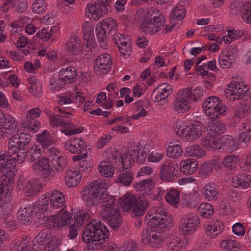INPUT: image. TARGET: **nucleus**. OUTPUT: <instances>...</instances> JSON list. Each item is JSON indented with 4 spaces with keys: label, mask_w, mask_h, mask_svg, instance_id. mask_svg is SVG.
I'll use <instances>...</instances> for the list:
<instances>
[{
    "label": "nucleus",
    "mask_w": 251,
    "mask_h": 251,
    "mask_svg": "<svg viewBox=\"0 0 251 251\" xmlns=\"http://www.w3.org/2000/svg\"><path fill=\"white\" fill-rule=\"evenodd\" d=\"M81 194L82 199L88 207H96L103 202L101 215L108 222L111 228L118 230L122 218L118 208H115L113 206L114 197L106 192L105 184L100 180L91 182L83 188Z\"/></svg>",
    "instance_id": "obj_1"
},
{
    "label": "nucleus",
    "mask_w": 251,
    "mask_h": 251,
    "mask_svg": "<svg viewBox=\"0 0 251 251\" xmlns=\"http://www.w3.org/2000/svg\"><path fill=\"white\" fill-rule=\"evenodd\" d=\"M12 156L6 151H0V199L6 201L12 190L13 178L15 175V167L11 164Z\"/></svg>",
    "instance_id": "obj_2"
},
{
    "label": "nucleus",
    "mask_w": 251,
    "mask_h": 251,
    "mask_svg": "<svg viewBox=\"0 0 251 251\" xmlns=\"http://www.w3.org/2000/svg\"><path fill=\"white\" fill-rule=\"evenodd\" d=\"M109 236L107 228L101 222L92 221L87 224L83 231L82 240L93 249H100Z\"/></svg>",
    "instance_id": "obj_3"
},
{
    "label": "nucleus",
    "mask_w": 251,
    "mask_h": 251,
    "mask_svg": "<svg viewBox=\"0 0 251 251\" xmlns=\"http://www.w3.org/2000/svg\"><path fill=\"white\" fill-rule=\"evenodd\" d=\"M9 139L8 149L6 152L14 160L18 163H22L25 159V153L26 146L31 141V136L26 133H16Z\"/></svg>",
    "instance_id": "obj_4"
},
{
    "label": "nucleus",
    "mask_w": 251,
    "mask_h": 251,
    "mask_svg": "<svg viewBox=\"0 0 251 251\" xmlns=\"http://www.w3.org/2000/svg\"><path fill=\"white\" fill-rule=\"evenodd\" d=\"M145 222L148 226L152 228L158 226L163 228L172 226L171 217L162 208H153L149 210L145 217Z\"/></svg>",
    "instance_id": "obj_5"
},
{
    "label": "nucleus",
    "mask_w": 251,
    "mask_h": 251,
    "mask_svg": "<svg viewBox=\"0 0 251 251\" xmlns=\"http://www.w3.org/2000/svg\"><path fill=\"white\" fill-rule=\"evenodd\" d=\"M205 108V113L211 119H216L219 116L224 115L226 111V107L221 102L218 97L209 96L202 105Z\"/></svg>",
    "instance_id": "obj_6"
},
{
    "label": "nucleus",
    "mask_w": 251,
    "mask_h": 251,
    "mask_svg": "<svg viewBox=\"0 0 251 251\" xmlns=\"http://www.w3.org/2000/svg\"><path fill=\"white\" fill-rule=\"evenodd\" d=\"M19 131V127L15 124V120L10 115L4 114L0 118V136L5 134L8 138H10Z\"/></svg>",
    "instance_id": "obj_7"
},
{
    "label": "nucleus",
    "mask_w": 251,
    "mask_h": 251,
    "mask_svg": "<svg viewBox=\"0 0 251 251\" xmlns=\"http://www.w3.org/2000/svg\"><path fill=\"white\" fill-rule=\"evenodd\" d=\"M200 226L198 216L194 214H189L182 217L179 227L185 234H191Z\"/></svg>",
    "instance_id": "obj_8"
},
{
    "label": "nucleus",
    "mask_w": 251,
    "mask_h": 251,
    "mask_svg": "<svg viewBox=\"0 0 251 251\" xmlns=\"http://www.w3.org/2000/svg\"><path fill=\"white\" fill-rule=\"evenodd\" d=\"M47 153L50 158L49 159H51V166H53L57 171H63L67 165V159L61 155L59 150L51 147L47 150Z\"/></svg>",
    "instance_id": "obj_9"
},
{
    "label": "nucleus",
    "mask_w": 251,
    "mask_h": 251,
    "mask_svg": "<svg viewBox=\"0 0 251 251\" xmlns=\"http://www.w3.org/2000/svg\"><path fill=\"white\" fill-rule=\"evenodd\" d=\"M188 90H180L174 100L172 106L174 111L184 113L190 109L189 100L187 97Z\"/></svg>",
    "instance_id": "obj_10"
},
{
    "label": "nucleus",
    "mask_w": 251,
    "mask_h": 251,
    "mask_svg": "<svg viewBox=\"0 0 251 251\" xmlns=\"http://www.w3.org/2000/svg\"><path fill=\"white\" fill-rule=\"evenodd\" d=\"M141 238L143 244L152 247H157L163 241L161 233L154 230H143Z\"/></svg>",
    "instance_id": "obj_11"
},
{
    "label": "nucleus",
    "mask_w": 251,
    "mask_h": 251,
    "mask_svg": "<svg viewBox=\"0 0 251 251\" xmlns=\"http://www.w3.org/2000/svg\"><path fill=\"white\" fill-rule=\"evenodd\" d=\"M112 59L108 54L100 55L96 60L94 66L96 73L99 75L106 74L112 65Z\"/></svg>",
    "instance_id": "obj_12"
},
{
    "label": "nucleus",
    "mask_w": 251,
    "mask_h": 251,
    "mask_svg": "<svg viewBox=\"0 0 251 251\" xmlns=\"http://www.w3.org/2000/svg\"><path fill=\"white\" fill-rule=\"evenodd\" d=\"M77 76V70L72 66L62 68L59 73V79L57 84L61 86L73 82Z\"/></svg>",
    "instance_id": "obj_13"
},
{
    "label": "nucleus",
    "mask_w": 251,
    "mask_h": 251,
    "mask_svg": "<svg viewBox=\"0 0 251 251\" xmlns=\"http://www.w3.org/2000/svg\"><path fill=\"white\" fill-rule=\"evenodd\" d=\"M64 147L66 150L73 154L86 152V144L81 138H71L64 143Z\"/></svg>",
    "instance_id": "obj_14"
},
{
    "label": "nucleus",
    "mask_w": 251,
    "mask_h": 251,
    "mask_svg": "<svg viewBox=\"0 0 251 251\" xmlns=\"http://www.w3.org/2000/svg\"><path fill=\"white\" fill-rule=\"evenodd\" d=\"M108 11V8L100 5V3L95 2L94 4H88L85 13L89 18L98 20L100 17L107 14Z\"/></svg>",
    "instance_id": "obj_15"
},
{
    "label": "nucleus",
    "mask_w": 251,
    "mask_h": 251,
    "mask_svg": "<svg viewBox=\"0 0 251 251\" xmlns=\"http://www.w3.org/2000/svg\"><path fill=\"white\" fill-rule=\"evenodd\" d=\"M203 128L199 124H192L181 129L182 137L191 141L202 135Z\"/></svg>",
    "instance_id": "obj_16"
},
{
    "label": "nucleus",
    "mask_w": 251,
    "mask_h": 251,
    "mask_svg": "<svg viewBox=\"0 0 251 251\" xmlns=\"http://www.w3.org/2000/svg\"><path fill=\"white\" fill-rule=\"evenodd\" d=\"M178 165L171 162H165L160 166L159 177L163 181L171 182L176 174L175 171Z\"/></svg>",
    "instance_id": "obj_17"
},
{
    "label": "nucleus",
    "mask_w": 251,
    "mask_h": 251,
    "mask_svg": "<svg viewBox=\"0 0 251 251\" xmlns=\"http://www.w3.org/2000/svg\"><path fill=\"white\" fill-rule=\"evenodd\" d=\"M50 161L46 158H42L41 160H39L33 164V167L35 169L36 166H39L45 170V174L44 177L45 179L49 180L51 179L57 172H61L62 171H57L53 166H51Z\"/></svg>",
    "instance_id": "obj_18"
},
{
    "label": "nucleus",
    "mask_w": 251,
    "mask_h": 251,
    "mask_svg": "<svg viewBox=\"0 0 251 251\" xmlns=\"http://www.w3.org/2000/svg\"><path fill=\"white\" fill-rule=\"evenodd\" d=\"M149 205V201L142 197H139L131 211V215L134 218H139L144 214Z\"/></svg>",
    "instance_id": "obj_19"
},
{
    "label": "nucleus",
    "mask_w": 251,
    "mask_h": 251,
    "mask_svg": "<svg viewBox=\"0 0 251 251\" xmlns=\"http://www.w3.org/2000/svg\"><path fill=\"white\" fill-rule=\"evenodd\" d=\"M66 206L63 207L58 213L55 215L57 220V229L70 223L72 213L66 210Z\"/></svg>",
    "instance_id": "obj_20"
},
{
    "label": "nucleus",
    "mask_w": 251,
    "mask_h": 251,
    "mask_svg": "<svg viewBox=\"0 0 251 251\" xmlns=\"http://www.w3.org/2000/svg\"><path fill=\"white\" fill-rule=\"evenodd\" d=\"M65 46L68 51L73 54H78L82 50L80 39L75 36L70 37Z\"/></svg>",
    "instance_id": "obj_21"
},
{
    "label": "nucleus",
    "mask_w": 251,
    "mask_h": 251,
    "mask_svg": "<svg viewBox=\"0 0 251 251\" xmlns=\"http://www.w3.org/2000/svg\"><path fill=\"white\" fill-rule=\"evenodd\" d=\"M24 154L28 161L36 162L41 157L42 151L39 145H34L26 149Z\"/></svg>",
    "instance_id": "obj_22"
},
{
    "label": "nucleus",
    "mask_w": 251,
    "mask_h": 251,
    "mask_svg": "<svg viewBox=\"0 0 251 251\" xmlns=\"http://www.w3.org/2000/svg\"><path fill=\"white\" fill-rule=\"evenodd\" d=\"M251 176L245 174H239L235 176L232 179V185L236 188L241 187L243 189L248 188L251 184Z\"/></svg>",
    "instance_id": "obj_23"
},
{
    "label": "nucleus",
    "mask_w": 251,
    "mask_h": 251,
    "mask_svg": "<svg viewBox=\"0 0 251 251\" xmlns=\"http://www.w3.org/2000/svg\"><path fill=\"white\" fill-rule=\"evenodd\" d=\"M181 171L185 175H191L196 172L198 168V162L193 159L182 161L180 164Z\"/></svg>",
    "instance_id": "obj_24"
},
{
    "label": "nucleus",
    "mask_w": 251,
    "mask_h": 251,
    "mask_svg": "<svg viewBox=\"0 0 251 251\" xmlns=\"http://www.w3.org/2000/svg\"><path fill=\"white\" fill-rule=\"evenodd\" d=\"M222 143V149L229 152H232L238 148V144L233 138L229 135L221 136L220 140Z\"/></svg>",
    "instance_id": "obj_25"
},
{
    "label": "nucleus",
    "mask_w": 251,
    "mask_h": 251,
    "mask_svg": "<svg viewBox=\"0 0 251 251\" xmlns=\"http://www.w3.org/2000/svg\"><path fill=\"white\" fill-rule=\"evenodd\" d=\"M251 112V103L250 101H241L237 106L234 115L238 118H242L248 115Z\"/></svg>",
    "instance_id": "obj_26"
},
{
    "label": "nucleus",
    "mask_w": 251,
    "mask_h": 251,
    "mask_svg": "<svg viewBox=\"0 0 251 251\" xmlns=\"http://www.w3.org/2000/svg\"><path fill=\"white\" fill-rule=\"evenodd\" d=\"M81 176L77 171H72L68 170L66 172L65 182L70 187H74L79 183Z\"/></svg>",
    "instance_id": "obj_27"
},
{
    "label": "nucleus",
    "mask_w": 251,
    "mask_h": 251,
    "mask_svg": "<svg viewBox=\"0 0 251 251\" xmlns=\"http://www.w3.org/2000/svg\"><path fill=\"white\" fill-rule=\"evenodd\" d=\"M202 194L208 201H215L218 198V191L214 184L207 183L202 189Z\"/></svg>",
    "instance_id": "obj_28"
},
{
    "label": "nucleus",
    "mask_w": 251,
    "mask_h": 251,
    "mask_svg": "<svg viewBox=\"0 0 251 251\" xmlns=\"http://www.w3.org/2000/svg\"><path fill=\"white\" fill-rule=\"evenodd\" d=\"M138 199L139 198H136L132 195H125L121 198L120 204L125 211H128L129 210L132 211V209Z\"/></svg>",
    "instance_id": "obj_29"
},
{
    "label": "nucleus",
    "mask_w": 251,
    "mask_h": 251,
    "mask_svg": "<svg viewBox=\"0 0 251 251\" xmlns=\"http://www.w3.org/2000/svg\"><path fill=\"white\" fill-rule=\"evenodd\" d=\"M42 188V184L38 180H32L27 182L25 187L26 196H32L38 193Z\"/></svg>",
    "instance_id": "obj_30"
},
{
    "label": "nucleus",
    "mask_w": 251,
    "mask_h": 251,
    "mask_svg": "<svg viewBox=\"0 0 251 251\" xmlns=\"http://www.w3.org/2000/svg\"><path fill=\"white\" fill-rule=\"evenodd\" d=\"M33 210L30 207L21 208L18 211L17 216L21 222L24 225H29L31 222Z\"/></svg>",
    "instance_id": "obj_31"
},
{
    "label": "nucleus",
    "mask_w": 251,
    "mask_h": 251,
    "mask_svg": "<svg viewBox=\"0 0 251 251\" xmlns=\"http://www.w3.org/2000/svg\"><path fill=\"white\" fill-rule=\"evenodd\" d=\"M36 138L37 142L40 143L44 149H47L49 147L55 144L54 141L50 137V133L47 130H44L41 133L38 134Z\"/></svg>",
    "instance_id": "obj_32"
},
{
    "label": "nucleus",
    "mask_w": 251,
    "mask_h": 251,
    "mask_svg": "<svg viewBox=\"0 0 251 251\" xmlns=\"http://www.w3.org/2000/svg\"><path fill=\"white\" fill-rule=\"evenodd\" d=\"M65 201V197L62 193L56 190L52 191L50 195V203L53 207L58 208L62 206Z\"/></svg>",
    "instance_id": "obj_33"
},
{
    "label": "nucleus",
    "mask_w": 251,
    "mask_h": 251,
    "mask_svg": "<svg viewBox=\"0 0 251 251\" xmlns=\"http://www.w3.org/2000/svg\"><path fill=\"white\" fill-rule=\"evenodd\" d=\"M238 160V157L237 156L234 155H226L219 160V164H220V165L219 167L220 168L223 167L231 170L235 167V165Z\"/></svg>",
    "instance_id": "obj_34"
},
{
    "label": "nucleus",
    "mask_w": 251,
    "mask_h": 251,
    "mask_svg": "<svg viewBox=\"0 0 251 251\" xmlns=\"http://www.w3.org/2000/svg\"><path fill=\"white\" fill-rule=\"evenodd\" d=\"M134 187L137 191L142 192L144 195L145 193L147 194L153 189L154 183L152 179H145L135 183Z\"/></svg>",
    "instance_id": "obj_35"
},
{
    "label": "nucleus",
    "mask_w": 251,
    "mask_h": 251,
    "mask_svg": "<svg viewBox=\"0 0 251 251\" xmlns=\"http://www.w3.org/2000/svg\"><path fill=\"white\" fill-rule=\"evenodd\" d=\"M48 230H43L40 232L33 240L32 243V249L35 251L38 250L39 248L46 243L48 239Z\"/></svg>",
    "instance_id": "obj_36"
},
{
    "label": "nucleus",
    "mask_w": 251,
    "mask_h": 251,
    "mask_svg": "<svg viewBox=\"0 0 251 251\" xmlns=\"http://www.w3.org/2000/svg\"><path fill=\"white\" fill-rule=\"evenodd\" d=\"M98 168L100 174L106 178L111 177L114 174V168L109 161H101Z\"/></svg>",
    "instance_id": "obj_37"
},
{
    "label": "nucleus",
    "mask_w": 251,
    "mask_h": 251,
    "mask_svg": "<svg viewBox=\"0 0 251 251\" xmlns=\"http://www.w3.org/2000/svg\"><path fill=\"white\" fill-rule=\"evenodd\" d=\"M140 27L142 29V31L145 32L147 34L152 35L159 31L152 23V21L148 19L147 17L146 19L141 24Z\"/></svg>",
    "instance_id": "obj_38"
},
{
    "label": "nucleus",
    "mask_w": 251,
    "mask_h": 251,
    "mask_svg": "<svg viewBox=\"0 0 251 251\" xmlns=\"http://www.w3.org/2000/svg\"><path fill=\"white\" fill-rule=\"evenodd\" d=\"M186 154L188 156L201 158L205 154V151L199 145H193L187 147L185 149Z\"/></svg>",
    "instance_id": "obj_39"
},
{
    "label": "nucleus",
    "mask_w": 251,
    "mask_h": 251,
    "mask_svg": "<svg viewBox=\"0 0 251 251\" xmlns=\"http://www.w3.org/2000/svg\"><path fill=\"white\" fill-rule=\"evenodd\" d=\"M240 11L243 21L251 25V3H244L242 5Z\"/></svg>",
    "instance_id": "obj_40"
},
{
    "label": "nucleus",
    "mask_w": 251,
    "mask_h": 251,
    "mask_svg": "<svg viewBox=\"0 0 251 251\" xmlns=\"http://www.w3.org/2000/svg\"><path fill=\"white\" fill-rule=\"evenodd\" d=\"M166 94L162 92V91H159L158 88H155L152 94L151 97L153 100L158 103L159 105H164L167 100L165 99L168 97Z\"/></svg>",
    "instance_id": "obj_41"
},
{
    "label": "nucleus",
    "mask_w": 251,
    "mask_h": 251,
    "mask_svg": "<svg viewBox=\"0 0 251 251\" xmlns=\"http://www.w3.org/2000/svg\"><path fill=\"white\" fill-rule=\"evenodd\" d=\"M96 31L97 32L96 35L98 38L100 46L103 49H105L107 47L106 42V33L107 31L101 28L100 25H97L96 27Z\"/></svg>",
    "instance_id": "obj_42"
},
{
    "label": "nucleus",
    "mask_w": 251,
    "mask_h": 251,
    "mask_svg": "<svg viewBox=\"0 0 251 251\" xmlns=\"http://www.w3.org/2000/svg\"><path fill=\"white\" fill-rule=\"evenodd\" d=\"M100 26L108 33H110L112 30H116L117 28L116 20L110 17L104 19Z\"/></svg>",
    "instance_id": "obj_43"
},
{
    "label": "nucleus",
    "mask_w": 251,
    "mask_h": 251,
    "mask_svg": "<svg viewBox=\"0 0 251 251\" xmlns=\"http://www.w3.org/2000/svg\"><path fill=\"white\" fill-rule=\"evenodd\" d=\"M182 90H188V92H187L188 95L187 97H188L189 100H191L195 101L199 100L203 95V89L200 87L196 88L193 91L189 87Z\"/></svg>",
    "instance_id": "obj_44"
},
{
    "label": "nucleus",
    "mask_w": 251,
    "mask_h": 251,
    "mask_svg": "<svg viewBox=\"0 0 251 251\" xmlns=\"http://www.w3.org/2000/svg\"><path fill=\"white\" fill-rule=\"evenodd\" d=\"M185 16V9L182 5L175 7L170 14V18L172 20H181Z\"/></svg>",
    "instance_id": "obj_45"
},
{
    "label": "nucleus",
    "mask_w": 251,
    "mask_h": 251,
    "mask_svg": "<svg viewBox=\"0 0 251 251\" xmlns=\"http://www.w3.org/2000/svg\"><path fill=\"white\" fill-rule=\"evenodd\" d=\"M182 154V149L179 145L170 146L167 148V155L171 158H178Z\"/></svg>",
    "instance_id": "obj_46"
},
{
    "label": "nucleus",
    "mask_w": 251,
    "mask_h": 251,
    "mask_svg": "<svg viewBox=\"0 0 251 251\" xmlns=\"http://www.w3.org/2000/svg\"><path fill=\"white\" fill-rule=\"evenodd\" d=\"M6 201L0 199V217H4L9 215L12 209V204L9 202V197Z\"/></svg>",
    "instance_id": "obj_47"
},
{
    "label": "nucleus",
    "mask_w": 251,
    "mask_h": 251,
    "mask_svg": "<svg viewBox=\"0 0 251 251\" xmlns=\"http://www.w3.org/2000/svg\"><path fill=\"white\" fill-rule=\"evenodd\" d=\"M209 130L212 132V137L217 136L224 133L226 130V126L221 122L216 121L213 123L211 126Z\"/></svg>",
    "instance_id": "obj_48"
},
{
    "label": "nucleus",
    "mask_w": 251,
    "mask_h": 251,
    "mask_svg": "<svg viewBox=\"0 0 251 251\" xmlns=\"http://www.w3.org/2000/svg\"><path fill=\"white\" fill-rule=\"evenodd\" d=\"M221 246L227 251H238L239 249V244L234 240L230 239L222 240Z\"/></svg>",
    "instance_id": "obj_49"
},
{
    "label": "nucleus",
    "mask_w": 251,
    "mask_h": 251,
    "mask_svg": "<svg viewBox=\"0 0 251 251\" xmlns=\"http://www.w3.org/2000/svg\"><path fill=\"white\" fill-rule=\"evenodd\" d=\"M249 124H251V119H248L246 122L245 125L244 127L246 131L242 132L240 135L239 137V141L242 142L244 143H247L250 138H251V128H250V126H249Z\"/></svg>",
    "instance_id": "obj_50"
},
{
    "label": "nucleus",
    "mask_w": 251,
    "mask_h": 251,
    "mask_svg": "<svg viewBox=\"0 0 251 251\" xmlns=\"http://www.w3.org/2000/svg\"><path fill=\"white\" fill-rule=\"evenodd\" d=\"M165 198L167 201L171 204L177 203L179 200V193L176 190H170L167 192Z\"/></svg>",
    "instance_id": "obj_51"
},
{
    "label": "nucleus",
    "mask_w": 251,
    "mask_h": 251,
    "mask_svg": "<svg viewBox=\"0 0 251 251\" xmlns=\"http://www.w3.org/2000/svg\"><path fill=\"white\" fill-rule=\"evenodd\" d=\"M132 175L131 172L126 171L119 176L115 179L116 182H120L125 186L129 185L132 182Z\"/></svg>",
    "instance_id": "obj_52"
},
{
    "label": "nucleus",
    "mask_w": 251,
    "mask_h": 251,
    "mask_svg": "<svg viewBox=\"0 0 251 251\" xmlns=\"http://www.w3.org/2000/svg\"><path fill=\"white\" fill-rule=\"evenodd\" d=\"M150 12H148L146 17L148 19H150L152 21V23L155 25V26L159 30L164 25V16L159 14L158 15H155L152 17V14L150 16Z\"/></svg>",
    "instance_id": "obj_53"
},
{
    "label": "nucleus",
    "mask_w": 251,
    "mask_h": 251,
    "mask_svg": "<svg viewBox=\"0 0 251 251\" xmlns=\"http://www.w3.org/2000/svg\"><path fill=\"white\" fill-rule=\"evenodd\" d=\"M230 59L227 56H226V54L222 52L219 56L220 65L223 68H231L234 64L235 62L232 60H230Z\"/></svg>",
    "instance_id": "obj_54"
},
{
    "label": "nucleus",
    "mask_w": 251,
    "mask_h": 251,
    "mask_svg": "<svg viewBox=\"0 0 251 251\" xmlns=\"http://www.w3.org/2000/svg\"><path fill=\"white\" fill-rule=\"evenodd\" d=\"M243 84L240 85V82H235L231 83L229 85V88H230V93L228 95V99L233 100H237L238 93L237 91L239 88L243 86Z\"/></svg>",
    "instance_id": "obj_55"
},
{
    "label": "nucleus",
    "mask_w": 251,
    "mask_h": 251,
    "mask_svg": "<svg viewBox=\"0 0 251 251\" xmlns=\"http://www.w3.org/2000/svg\"><path fill=\"white\" fill-rule=\"evenodd\" d=\"M212 206L208 203H201L199 206L201 214L205 218H208L213 214Z\"/></svg>",
    "instance_id": "obj_56"
},
{
    "label": "nucleus",
    "mask_w": 251,
    "mask_h": 251,
    "mask_svg": "<svg viewBox=\"0 0 251 251\" xmlns=\"http://www.w3.org/2000/svg\"><path fill=\"white\" fill-rule=\"evenodd\" d=\"M46 201L43 202L42 201H39L34 204L32 207V209L35 210V214L41 216L43 214L47 209V203Z\"/></svg>",
    "instance_id": "obj_57"
},
{
    "label": "nucleus",
    "mask_w": 251,
    "mask_h": 251,
    "mask_svg": "<svg viewBox=\"0 0 251 251\" xmlns=\"http://www.w3.org/2000/svg\"><path fill=\"white\" fill-rule=\"evenodd\" d=\"M184 247L183 242L178 239H174L168 244V249L172 251H178Z\"/></svg>",
    "instance_id": "obj_58"
},
{
    "label": "nucleus",
    "mask_w": 251,
    "mask_h": 251,
    "mask_svg": "<svg viewBox=\"0 0 251 251\" xmlns=\"http://www.w3.org/2000/svg\"><path fill=\"white\" fill-rule=\"evenodd\" d=\"M213 171V165L209 163L203 164L200 168L199 174L201 177H205Z\"/></svg>",
    "instance_id": "obj_59"
},
{
    "label": "nucleus",
    "mask_w": 251,
    "mask_h": 251,
    "mask_svg": "<svg viewBox=\"0 0 251 251\" xmlns=\"http://www.w3.org/2000/svg\"><path fill=\"white\" fill-rule=\"evenodd\" d=\"M226 56L229 57L230 60L234 61L235 58L238 56L237 49L235 46H230L227 47L225 50L222 51Z\"/></svg>",
    "instance_id": "obj_60"
},
{
    "label": "nucleus",
    "mask_w": 251,
    "mask_h": 251,
    "mask_svg": "<svg viewBox=\"0 0 251 251\" xmlns=\"http://www.w3.org/2000/svg\"><path fill=\"white\" fill-rule=\"evenodd\" d=\"M46 6L44 0H36L32 5V9L33 11L40 13L45 10Z\"/></svg>",
    "instance_id": "obj_61"
},
{
    "label": "nucleus",
    "mask_w": 251,
    "mask_h": 251,
    "mask_svg": "<svg viewBox=\"0 0 251 251\" xmlns=\"http://www.w3.org/2000/svg\"><path fill=\"white\" fill-rule=\"evenodd\" d=\"M90 215L88 214H84L82 215H77L75 223L78 226H81L83 225L86 224L90 219Z\"/></svg>",
    "instance_id": "obj_62"
},
{
    "label": "nucleus",
    "mask_w": 251,
    "mask_h": 251,
    "mask_svg": "<svg viewBox=\"0 0 251 251\" xmlns=\"http://www.w3.org/2000/svg\"><path fill=\"white\" fill-rule=\"evenodd\" d=\"M47 114L50 119V124L51 126H59L60 124L62 119L59 117L58 114H52L50 111H49V113L47 112Z\"/></svg>",
    "instance_id": "obj_63"
},
{
    "label": "nucleus",
    "mask_w": 251,
    "mask_h": 251,
    "mask_svg": "<svg viewBox=\"0 0 251 251\" xmlns=\"http://www.w3.org/2000/svg\"><path fill=\"white\" fill-rule=\"evenodd\" d=\"M241 168L245 171L251 170V155L248 154L240 163Z\"/></svg>",
    "instance_id": "obj_64"
}]
</instances>
